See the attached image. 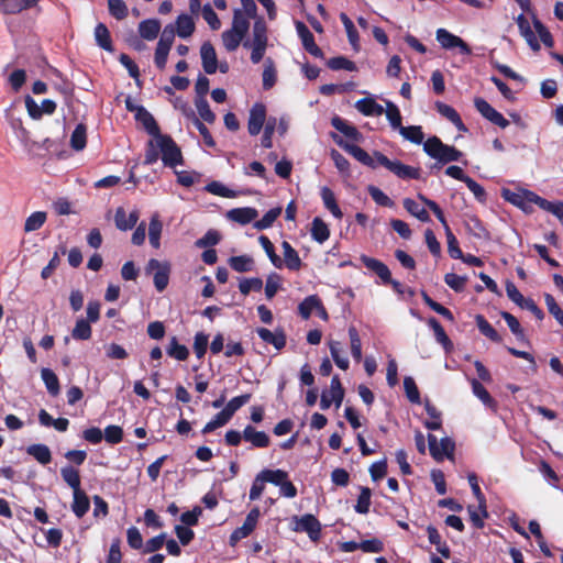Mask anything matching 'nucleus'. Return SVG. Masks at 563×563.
I'll return each instance as SVG.
<instances>
[{"label": "nucleus", "instance_id": "obj_10", "mask_svg": "<svg viewBox=\"0 0 563 563\" xmlns=\"http://www.w3.org/2000/svg\"><path fill=\"white\" fill-rule=\"evenodd\" d=\"M430 454L437 461H442L444 457L451 459L453 456L455 444L452 439L444 437L438 441L433 434L428 435Z\"/></svg>", "mask_w": 563, "mask_h": 563}, {"label": "nucleus", "instance_id": "obj_58", "mask_svg": "<svg viewBox=\"0 0 563 563\" xmlns=\"http://www.w3.org/2000/svg\"><path fill=\"white\" fill-rule=\"evenodd\" d=\"M280 213H282V208H279V207L268 210L262 217V219L257 220L254 223V228L257 230H264V229L271 228L273 225V223L276 221V219L280 216Z\"/></svg>", "mask_w": 563, "mask_h": 563}, {"label": "nucleus", "instance_id": "obj_47", "mask_svg": "<svg viewBox=\"0 0 563 563\" xmlns=\"http://www.w3.org/2000/svg\"><path fill=\"white\" fill-rule=\"evenodd\" d=\"M41 377L52 396H57L59 393V382L56 374L49 368H43L41 371Z\"/></svg>", "mask_w": 563, "mask_h": 563}, {"label": "nucleus", "instance_id": "obj_40", "mask_svg": "<svg viewBox=\"0 0 563 563\" xmlns=\"http://www.w3.org/2000/svg\"><path fill=\"white\" fill-rule=\"evenodd\" d=\"M340 20L344 25L351 46L357 52L360 49V38L352 20L345 13L340 14Z\"/></svg>", "mask_w": 563, "mask_h": 563}, {"label": "nucleus", "instance_id": "obj_43", "mask_svg": "<svg viewBox=\"0 0 563 563\" xmlns=\"http://www.w3.org/2000/svg\"><path fill=\"white\" fill-rule=\"evenodd\" d=\"M229 264L238 273L251 272L254 267V261L249 255L232 256Z\"/></svg>", "mask_w": 563, "mask_h": 563}, {"label": "nucleus", "instance_id": "obj_48", "mask_svg": "<svg viewBox=\"0 0 563 563\" xmlns=\"http://www.w3.org/2000/svg\"><path fill=\"white\" fill-rule=\"evenodd\" d=\"M63 479L74 492L80 490V476L77 470L71 466H64L60 470Z\"/></svg>", "mask_w": 563, "mask_h": 563}, {"label": "nucleus", "instance_id": "obj_56", "mask_svg": "<svg viewBox=\"0 0 563 563\" xmlns=\"http://www.w3.org/2000/svg\"><path fill=\"white\" fill-rule=\"evenodd\" d=\"M86 126L84 124H78L71 133L70 136V145L76 151H81L86 146Z\"/></svg>", "mask_w": 563, "mask_h": 563}, {"label": "nucleus", "instance_id": "obj_5", "mask_svg": "<svg viewBox=\"0 0 563 563\" xmlns=\"http://www.w3.org/2000/svg\"><path fill=\"white\" fill-rule=\"evenodd\" d=\"M291 530L295 532H306L311 541L316 542L321 537V523L310 514L303 516H294L291 518Z\"/></svg>", "mask_w": 563, "mask_h": 563}, {"label": "nucleus", "instance_id": "obj_2", "mask_svg": "<svg viewBox=\"0 0 563 563\" xmlns=\"http://www.w3.org/2000/svg\"><path fill=\"white\" fill-rule=\"evenodd\" d=\"M423 150L430 157L438 161V164L434 165L435 167H441L446 163L457 162L463 155L461 151L456 150L454 146L442 143L437 136L429 137L423 143Z\"/></svg>", "mask_w": 563, "mask_h": 563}, {"label": "nucleus", "instance_id": "obj_11", "mask_svg": "<svg viewBox=\"0 0 563 563\" xmlns=\"http://www.w3.org/2000/svg\"><path fill=\"white\" fill-rule=\"evenodd\" d=\"M474 106L476 110L493 124L506 129L509 125V121L504 115L494 109L485 99L475 98Z\"/></svg>", "mask_w": 563, "mask_h": 563}, {"label": "nucleus", "instance_id": "obj_44", "mask_svg": "<svg viewBox=\"0 0 563 563\" xmlns=\"http://www.w3.org/2000/svg\"><path fill=\"white\" fill-rule=\"evenodd\" d=\"M245 35L230 29L222 33V42L228 52H234L242 43Z\"/></svg>", "mask_w": 563, "mask_h": 563}, {"label": "nucleus", "instance_id": "obj_4", "mask_svg": "<svg viewBox=\"0 0 563 563\" xmlns=\"http://www.w3.org/2000/svg\"><path fill=\"white\" fill-rule=\"evenodd\" d=\"M155 145L159 147L161 158L165 166L174 168L184 164L180 147L169 135H159L157 139H155Z\"/></svg>", "mask_w": 563, "mask_h": 563}, {"label": "nucleus", "instance_id": "obj_35", "mask_svg": "<svg viewBox=\"0 0 563 563\" xmlns=\"http://www.w3.org/2000/svg\"><path fill=\"white\" fill-rule=\"evenodd\" d=\"M320 194L324 207L332 213L334 218L341 219L343 213L336 203L334 192L328 187H322Z\"/></svg>", "mask_w": 563, "mask_h": 563}, {"label": "nucleus", "instance_id": "obj_55", "mask_svg": "<svg viewBox=\"0 0 563 563\" xmlns=\"http://www.w3.org/2000/svg\"><path fill=\"white\" fill-rule=\"evenodd\" d=\"M320 299L316 296H309L303 299V301L299 305L298 310L300 316L303 319H308L313 310H317L320 307Z\"/></svg>", "mask_w": 563, "mask_h": 563}, {"label": "nucleus", "instance_id": "obj_33", "mask_svg": "<svg viewBox=\"0 0 563 563\" xmlns=\"http://www.w3.org/2000/svg\"><path fill=\"white\" fill-rule=\"evenodd\" d=\"M175 26V32L181 38H187L191 36L195 31V22L192 18L188 14H180L177 20Z\"/></svg>", "mask_w": 563, "mask_h": 563}, {"label": "nucleus", "instance_id": "obj_42", "mask_svg": "<svg viewBox=\"0 0 563 563\" xmlns=\"http://www.w3.org/2000/svg\"><path fill=\"white\" fill-rule=\"evenodd\" d=\"M163 230V224L157 214H154L151 218L150 227H148V239L150 243L153 247L158 249L161 245V234Z\"/></svg>", "mask_w": 563, "mask_h": 563}, {"label": "nucleus", "instance_id": "obj_17", "mask_svg": "<svg viewBox=\"0 0 563 563\" xmlns=\"http://www.w3.org/2000/svg\"><path fill=\"white\" fill-rule=\"evenodd\" d=\"M296 31H297L298 36L301 40V43H302L305 49L308 53H310L312 56L322 58L323 53L318 47V45L314 43V37H313L312 33L309 31V29L307 27V25L301 21H297L296 22Z\"/></svg>", "mask_w": 563, "mask_h": 563}, {"label": "nucleus", "instance_id": "obj_16", "mask_svg": "<svg viewBox=\"0 0 563 563\" xmlns=\"http://www.w3.org/2000/svg\"><path fill=\"white\" fill-rule=\"evenodd\" d=\"M272 484L279 487V494L286 498H294L297 496L296 486L289 481L288 473L284 470H273Z\"/></svg>", "mask_w": 563, "mask_h": 563}, {"label": "nucleus", "instance_id": "obj_12", "mask_svg": "<svg viewBox=\"0 0 563 563\" xmlns=\"http://www.w3.org/2000/svg\"><path fill=\"white\" fill-rule=\"evenodd\" d=\"M344 390L338 376H333L331 379L330 390L323 391L321 395L320 407L322 410H327L334 402L339 408L343 401Z\"/></svg>", "mask_w": 563, "mask_h": 563}, {"label": "nucleus", "instance_id": "obj_59", "mask_svg": "<svg viewBox=\"0 0 563 563\" xmlns=\"http://www.w3.org/2000/svg\"><path fill=\"white\" fill-rule=\"evenodd\" d=\"M399 133L415 144L423 143V132L419 125L402 126Z\"/></svg>", "mask_w": 563, "mask_h": 563}, {"label": "nucleus", "instance_id": "obj_30", "mask_svg": "<svg viewBox=\"0 0 563 563\" xmlns=\"http://www.w3.org/2000/svg\"><path fill=\"white\" fill-rule=\"evenodd\" d=\"M136 119L143 124L144 129L153 137L157 139L159 135H162L155 119L144 108L141 107V108L137 109Z\"/></svg>", "mask_w": 563, "mask_h": 563}, {"label": "nucleus", "instance_id": "obj_38", "mask_svg": "<svg viewBox=\"0 0 563 563\" xmlns=\"http://www.w3.org/2000/svg\"><path fill=\"white\" fill-rule=\"evenodd\" d=\"M95 40L101 48L108 52L113 51L110 32L103 23H99L95 27Z\"/></svg>", "mask_w": 563, "mask_h": 563}, {"label": "nucleus", "instance_id": "obj_60", "mask_svg": "<svg viewBox=\"0 0 563 563\" xmlns=\"http://www.w3.org/2000/svg\"><path fill=\"white\" fill-rule=\"evenodd\" d=\"M276 84V69L271 58L265 60L263 70V88L265 90L271 89Z\"/></svg>", "mask_w": 563, "mask_h": 563}, {"label": "nucleus", "instance_id": "obj_26", "mask_svg": "<svg viewBox=\"0 0 563 563\" xmlns=\"http://www.w3.org/2000/svg\"><path fill=\"white\" fill-rule=\"evenodd\" d=\"M355 109L367 117H379L384 114V107L373 98H363L355 102Z\"/></svg>", "mask_w": 563, "mask_h": 563}, {"label": "nucleus", "instance_id": "obj_13", "mask_svg": "<svg viewBox=\"0 0 563 563\" xmlns=\"http://www.w3.org/2000/svg\"><path fill=\"white\" fill-rule=\"evenodd\" d=\"M261 516L258 508H253L246 516L243 525L236 528L230 536L231 544H235L238 541L246 538L255 529L258 518Z\"/></svg>", "mask_w": 563, "mask_h": 563}, {"label": "nucleus", "instance_id": "obj_64", "mask_svg": "<svg viewBox=\"0 0 563 563\" xmlns=\"http://www.w3.org/2000/svg\"><path fill=\"white\" fill-rule=\"evenodd\" d=\"M545 305L548 307L549 312L555 318V320L563 327V310L558 305L555 298L550 295H544Z\"/></svg>", "mask_w": 563, "mask_h": 563}, {"label": "nucleus", "instance_id": "obj_28", "mask_svg": "<svg viewBox=\"0 0 563 563\" xmlns=\"http://www.w3.org/2000/svg\"><path fill=\"white\" fill-rule=\"evenodd\" d=\"M256 332L265 343L272 344L276 350H282L286 345V335L283 331L272 332L266 328H260Z\"/></svg>", "mask_w": 563, "mask_h": 563}, {"label": "nucleus", "instance_id": "obj_61", "mask_svg": "<svg viewBox=\"0 0 563 563\" xmlns=\"http://www.w3.org/2000/svg\"><path fill=\"white\" fill-rule=\"evenodd\" d=\"M71 336L75 340H88L91 336V327L88 320L79 319L76 321Z\"/></svg>", "mask_w": 563, "mask_h": 563}, {"label": "nucleus", "instance_id": "obj_50", "mask_svg": "<svg viewBox=\"0 0 563 563\" xmlns=\"http://www.w3.org/2000/svg\"><path fill=\"white\" fill-rule=\"evenodd\" d=\"M429 325L432 328L434 332L435 340L443 345L446 351L452 349V342L446 335L443 327L439 323V321L434 318L429 320Z\"/></svg>", "mask_w": 563, "mask_h": 563}, {"label": "nucleus", "instance_id": "obj_57", "mask_svg": "<svg viewBox=\"0 0 563 563\" xmlns=\"http://www.w3.org/2000/svg\"><path fill=\"white\" fill-rule=\"evenodd\" d=\"M166 352L169 356L178 361H185L189 355L188 349L185 345L179 344L175 336L172 338Z\"/></svg>", "mask_w": 563, "mask_h": 563}, {"label": "nucleus", "instance_id": "obj_63", "mask_svg": "<svg viewBox=\"0 0 563 563\" xmlns=\"http://www.w3.org/2000/svg\"><path fill=\"white\" fill-rule=\"evenodd\" d=\"M371 489L367 487H362L361 493L357 498V503L355 505V511L362 515H365L369 511L371 506Z\"/></svg>", "mask_w": 563, "mask_h": 563}, {"label": "nucleus", "instance_id": "obj_46", "mask_svg": "<svg viewBox=\"0 0 563 563\" xmlns=\"http://www.w3.org/2000/svg\"><path fill=\"white\" fill-rule=\"evenodd\" d=\"M384 113L394 130L399 131L402 128L400 111L394 102L386 101V109H384Z\"/></svg>", "mask_w": 563, "mask_h": 563}, {"label": "nucleus", "instance_id": "obj_20", "mask_svg": "<svg viewBox=\"0 0 563 563\" xmlns=\"http://www.w3.org/2000/svg\"><path fill=\"white\" fill-rule=\"evenodd\" d=\"M202 68L206 74L212 75L218 70V58L213 45L205 42L200 47Z\"/></svg>", "mask_w": 563, "mask_h": 563}, {"label": "nucleus", "instance_id": "obj_8", "mask_svg": "<svg viewBox=\"0 0 563 563\" xmlns=\"http://www.w3.org/2000/svg\"><path fill=\"white\" fill-rule=\"evenodd\" d=\"M435 38L444 49L457 48L463 55L472 53L470 46L460 36L449 32L446 29L440 27L435 32Z\"/></svg>", "mask_w": 563, "mask_h": 563}, {"label": "nucleus", "instance_id": "obj_9", "mask_svg": "<svg viewBox=\"0 0 563 563\" xmlns=\"http://www.w3.org/2000/svg\"><path fill=\"white\" fill-rule=\"evenodd\" d=\"M533 195L534 192L528 189H518L516 191L504 189L501 192V196L506 201L520 208L526 213H530L533 210V200L531 197Z\"/></svg>", "mask_w": 563, "mask_h": 563}, {"label": "nucleus", "instance_id": "obj_51", "mask_svg": "<svg viewBox=\"0 0 563 563\" xmlns=\"http://www.w3.org/2000/svg\"><path fill=\"white\" fill-rule=\"evenodd\" d=\"M46 221V212L44 211H35L32 214H30L24 223V231L25 232H33L42 228V225Z\"/></svg>", "mask_w": 563, "mask_h": 563}, {"label": "nucleus", "instance_id": "obj_6", "mask_svg": "<svg viewBox=\"0 0 563 563\" xmlns=\"http://www.w3.org/2000/svg\"><path fill=\"white\" fill-rule=\"evenodd\" d=\"M375 157L379 165L384 166L399 178L417 179L419 177V170L417 168L405 165L400 161H390L379 152H375Z\"/></svg>", "mask_w": 563, "mask_h": 563}, {"label": "nucleus", "instance_id": "obj_14", "mask_svg": "<svg viewBox=\"0 0 563 563\" xmlns=\"http://www.w3.org/2000/svg\"><path fill=\"white\" fill-rule=\"evenodd\" d=\"M334 141L341 148L346 151L349 154H351L355 159H357L362 164H364L368 167H372V168H375V167H377V165H379L377 163L375 155L371 156L367 152H365L360 146L344 142L342 139H336L335 136H334Z\"/></svg>", "mask_w": 563, "mask_h": 563}, {"label": "nucleus", "instance_id": "obj_15", "mask_svg": "<svg viewBox=\"0 0 563 563\" xmlns=\"http://www.w3.org/2000/svg\"><path fill=\"white\" fill-rule=\"evenodd\" d=\"M25 107L30 114V117L34 120H38L43 117V114H53L56 110L55 101L51 99H44L41 104H38L32 97L27 96L25 98Z\"/></svg>", "mask_w": 563, "mask_h": 563}, {"label": "nucleus", "instance_id": "obj_7", "mask_svg": "<svg viewBox=\"0 0 563 563\" xmlns=\"http://www.w3.org/2000/svg\"><path fill=\"white\" fill-rule=\"evenodd\" d=\"M148 274L154 273V285L158 291H163L169 282L170 264L152 258L146 266Z\"/></svg>", "mask_w": 563, "mask_h": 563}, {"label": "nucleus", "instance_id": "obj_21", "mask_svg": "<svg viewBox=\"0 0 563 563\" xmlns=\"http://www.w3.org/2000/svg\"><path fill=\"white\" fill-rule=\"evenodd\" d=\"M272 478H273V470H269V468L262 470L255 476V478L252 483L250 494H249L250 500H257L262 496V494L265 489L266 483L272 484V481H273Z\"/></svg>", "mask_w": 563, "mask_h": 563}, {"label": "nucleus", "instance_id": "obj_34", "mask_svg": "<svg viewBox=\"0 0 563 563\" xmlns=\"http://www.w3.org/2000/svg\"><path fill=\"white\" fill-rule=\"evenodd\" d=\"M73 497H74V500L71 504V510L78 518H81L82 516H85L87 514V511L90 508L89 499H88L87 495L81 489L74 492Z\"/></svg>", "mask_w": 563, "mask_h": 563}, {"label": "nucleus", "instance_id": "obj_45", "mask_svg": "<svg viewBox=\"0 0 563 563\" xmlns=\"http://www.w3.org/2000/svg\"><path fill=\"white\" fill-rule=\"evenodd\" d=\"M404 208L413 217L419 219L422 222H428L430 220L428 211L421 207L418 202L410 198L404 199Z\"/></svg>", "mask_w": 563, "mask_h": 563}, {"label": "nucleus", "instance_id": "obj_52", "mask_svg": "<svg viewBox=\"0 0 563 563\" xmlns=\"http://www.w3.org/2000/svg\"><path fill=\"white\" fill-rule=\"evenodd\" d=\"M350 336V345H351V354L355 362H361L362 360V342L357 330L354 327H350L349 329Z\"/></svg>", "mask_w": 563, "mask_h": 563}, {"label": "nucleus", "instance_id": "obj_54", "mask_svg": "<svg viewBox=\"0 0 563 563\" xmlns=\"http://www.w3.org/2000/svg\"><path fill=\"white\" fill-rule=\"evenodd\" d=\"M250 19H252V18L244 13H241L240 11L234 10L231 29L234 30L235 32L246 35V33L250 29Z\"/></svg>", "mask_w": 563, "mask_h": 563}, {"label": "nucleus", "instance_id": "obj_49", "mask_svg": "<svg viewBox=\"0 0 563 563\" xmlns=\"http://www.w3.org/2000/svg\"><path fill=\"white\" fill-rule=\"evenodd\" d=\"M330 231L328 225L319 218L313 219L311 228V236L314 241L323 243L329 239Z\"/></svg>", "mask_w": 563, "mask_h": 563}, {"label": "nucleus", "instance_id": "obj_25", "mask_svg": "<svg viewBox=\"0 0 563 563\" xmlns=\"http://www.w3.org/2000/svg\"><path fill=\"white\" fill-rule=\"evenodd\" d=\"M257 210L251 207L235 208L228 211L227 217L240 224H247L257 218Z\"/></svg>", "mask_w": 563, "mask_h": 563}, {"label": "nucleus", "instance_id": "obj_41", "mask_svg": "<svg viewBox=\"0 0 563 563\" xmlns=\"http://www.w3.org/2000/svg\"><path fill=\"white\" fill-rule=\"evenodd\" d=\"M476 325L479 332L494 342H501V336L498 332L492 327V324L482 316L477 314L475 317Z\"/></svg>", "mask_w": 563, "mask_h": 563}, {"label": "nucleus", "instance_id": "obj_39", "mask_svg": "<svg viewBox=\"0 0 563 563\" xmlns=\"http://www.w3.org/2000/svg\"><path fill=\"white\" fill-rule=\"evenodd\" d=\"M329 347L335 365L339 368L346 371L350 366V362L349 358L343 355L341 343L339 341H330Z\"/></svg>", "mask_w": 563, "mask_h": 563}, {"label": "nucleus", "instance_id": "obj_23", "mask_svg": "<svg viewBox=\"0 0 563 563\" xmlns=\"http://www.w3.org/2000/svg\"><path fill=\"white\" fill-rule=\"evenodd\" d=\"M361 261L366 268L377 274L384 283L391 282L390 271L383 262L366 255H362Z\"/></svg>", "mask_w": 563, "mask_h": 563}, {"label": "nucleus", "instance_id": "obj_3", "mask_svg": "<svg viewBox=\"0 0 563 563\" xmlns=\"http://www.w3.org/2000/svg\"><path fill=\"white\" fill-rule=\"evenodd\" d=\"M267 26L263 19H257L253 24L252 38L243 42L245 48H251V60L258 64L267 48Z\"/></svg>", "mask_w": 563, "mask_h": 563}, {"label": "nucleus", "instance_id": "obj_32", "mask_svg": "<svg viewBox=\"0 0 563 563\" xmlns=\"http://www.w3.org/2000/svg\"><path fill=\"white\" fill-rule=\"evenodd\" d=\"M282 247L284 254L283 264L285 263L291 271H298L301 267V260L297 251L287 241L282 243Z\"/></svg>", "mask_w": 563, "mask_h": 563}, {"label": "nucleus", "instance_id": "obj_1", "mask_svg": "<svg viewBox=\"0 0 563 563\" xmlns=\"http://www.w3.org/2000/svg\"><path fill=\"white\" fill-rule=\"evenodd\" d=\"M516 23L521 36L526 40L532 51L537 52L540 49L538 36L545 46H553V37L551 33L534 14L532 15L533 29L531 27L529 20L523 14H519L516 18Z\"/></svg>", "mask_w": 563, "mask_h": 563}, {"label": "nucleus", "instance_id": "obj_27", "mask_svg": "<svg viewBox=\"0 0 563 563\" xmlns=\"http://www.w3.org/2000/svg\"><path fill=\"white\" fill-rule=\"evenodd\" d=\"M243 438L255 448H267L269 445V437L264 431H257L252 426L244 428Z\"/></svg>", "mask_w": 563, "mask_h": 563}, {"label": "nucleus", "instance_id": "obj_19", "mask_svg": "<svg viewBox=\"0 0 563 563\" xmlns=\"http://www.w3.org/2000/svg\"><path fill=\"white\" fill-rule=\"evenodd\" d=\"M40 0H0V13L15 15L37 4Z\"/></svg>", "mask_w": 563, "mask_h": 563}, {"label": "nucleus", "instance_id": "obj_29", "mask_svg": "<svg viewBox=\"0 0 563 563\" xmlns=\"http://www.w3.org/2000/svg\"><path fill=\"white\" fill-rule=\"evenodd\" d=\"M161 31V22L157 19L143 20L139 24V33L143 40L153 41Z\"/></svg>", "mask_w": 563, "mask_h": 563}, {"label": "nucleus", "instance_id": "obj_18", "mask_svg": "<svg viewBox=\"0 0 563 563\" xmlns=\"http://www.w3.org/2000/svg\"><path fill=\"white\" fill-rule=\"evenodd\" d=\"M266 120V108L263 103H255L249 115L247 130L251 135H257Z\"/></svg>", "mask_w": 563, "mask_h": 563}, {"label": "nucleus", "instance_id": "obj_62", "mask_svg": "<svg viewBox=\"0 0 563 563\" xmlns=\"http://www.w3.org/2000/svg\"><path fill=\"white\" fill-rule=\"evenodd\" d=\"M231 420V417L222 409L213 419H211L202 429V433H210L216 429L223 427Z\"/></svg>", "mask_w": 563, "mask_h": 563}, {"label": "nucleus", "instance_id": "obj_22", "mask_svg": "<svg viewBox=\"0 0 563 563\" xmlns=\"http://www.w3.org/2000/svg\"><path fill=\"white\" fill-rule=\"evenodd\" d=\"M139 220V211L133 210L129 214H126L125 210L122 207H119L115 210L114 222L115 227L121 231H128L134 228Z\"/></svg>", "mask_w": 563, "mask_h": 563}, {"label": "nucleus", "instance_id": "obj_53", "mask_svg": "<svg viewBox=\"0 0 563 563\" xmlns=\"http://www.w3.org/2000/svg\"><path fill=\"white\" fill-rule=\"evenodd\" d=\"M258 242L266 252L267 256L269 257V261L276 268H282L283 266V260L275 253V249L273 243L269 241V239L265 235H261L258 238Z\"/></svg>", "mask_w": 563, "mask_h": 563}, {"label": "nucleus", "instance_id": "obj_37", "mask_svg": "<svg viewBox=\"0 0 563 563\" xmlns=\"http://www.w3.org/2000/svg\"><path fill=\"white\" fill-rule=\"evenodd\" d=\"M26 452L43 465L48 464L52 460L51 450L45 444H32L27 446Z\"/></svg>", "mask_w": 563, "mask_h": 563}, {"label": "nucleus", "instance_id": "obj_36", "mask_svg": "<svg viewBox=\"0 0 563 563\" xmlns=\"http://www.w3.org/2000/svg\"><path fill=\"white\" fill-rule=\"evenodd\" d=\"M332 126L343 133L346 137L352 139L354 141H360L362 139L361 133L354 128L350 125L345 120L340 117H334L331 120Z\"/></svg>", "mask_w": 563, "mask_h": 563}, {"label": "nucleus", "instance_id": "obj_31", "mask_svg": "<svg viewBox=\"0 0 563 563\" xmlns=\"http://www.w3.org/2000/svg\"><path fill=\"white\" fill-rule=\"evenodd\" d=\"M468 382L472 386V391L474 396L477 397L486 407L496 409V401L489 395L487 389L479 383V380L476 378H470Z\"/></svg>", "mask_w": 563, "mask_h": 563}, {"label": "nucleus", "instance_id": "obj_24", "mask_svg": "<svg viewBox=\"0 0 563 563\" xmlns=\"http://www.w3.org/2000/svg\"><path fill=\"white\" fill-rule=\"evenodd\" d=\"M434 106L437 111L442 117L448 119L451 123H453L459 131L466 132L467 129L465 124L463 123L460 114L453 107L441 101H437Z\"/></svg>", "mask_w": 563, "mask_h": 563}]
</instances>
